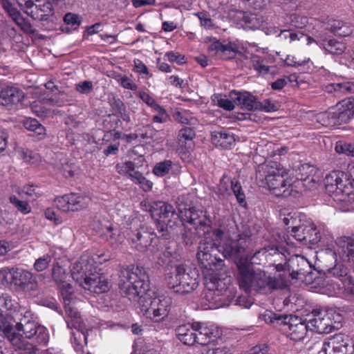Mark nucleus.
I'll return each instance as SVG.
<instances>
[{
	"instance_id": "774afa93",
	"label": "nucleus",
	"mask_w": 354,
	"mask_h": 354,
	"mask_svg": "<svg viewBox=\"0 0 354 354\" xmlns=\"http://www.w3.org/2000/svg\"><path fill=\"white\" fill-rule=\"evenodd\" d=\"M270 348L265 344L257 345L250 350L248 354H272L269 352Z\"/></svg>"
},
{
	"instance_id": "37998d69",
	"label": "nucleus",
	"mask_w": 354,
	"mask_h": 354,
	"mask_svg": "<svg viewBox=\"0 0 354 354\" xmlns=\"http://www.w3.org/2000/svg\"><path fill=\"white\" fill-rule=\"evenodd\" d=\"M173 162L170 160H165L162 162H157L152 170L154 175L158 177H163L169 174Z\"/></svg>"
},
{
	"instance_id": "9d476101",
	"label": "nucleus",
	"mask_w": 354,
	"mask_h": 354,
	"mask_svg": "<svg viewBox=\"0 0 354 354\" xmlns=\"http://www.w3.org/2000/svg\"><path fill=\"white\" fill-rule=\"evenodd\" d=\"M206 283L208 290L205 294L207 299L216 307L227 305V299L230 297V290L225 283L218 277L217 274H207Z\"/></svg>"
},
{
	"instance_id": "864d4df0",
	"label": "nucleus",
	"mask_w": 354,
	"mask_h": 354,
	"mask_svg": "<svg viewBox=\"0 0 354 354\" xmlns=\"http://www.w3.org/2000/svg\"><path fill=\"white\" fill-rule=\"evenodd\" d=\"M153 109L158 112V115L153 116L152 120L153 122L165 123L170 120L167 111L160 104H158Z\"/></svg>"
},
{
	"instance_id": "f03ea898",
	"label": "nucleus",
	"mask_w": 354,
	"mask_h": 354,
	"mask_svg": "<svg viewBox=\"0 0 354 354\" xmlns=\"http://www.w3.org/2000/svg\"><path fill=\"white\" fill-rule=\"evenodd\" d=\"M118 287L122 297L138 302L144 315L153 319L160 298H151L148 293L149 279L143 267L133 264L121 267L118 272Z\"/></svg>"
},
{
	"instance_id": "2f4dec72",
	"label": "nucleus",
	"mask_w": 354,
	"mask_h": 354,
	"mask_svg": "<svg viewBox=\"0 0 354 354\" xmlns=\"http://www.w3.org/2000/svg\"><path fill=\"white\" fill-rule=\"evenodd\" d=\"M15 320L9 313H6L2 295H0V325L3 327V333L6 337L14 333Z\"/></svg>"
},
{
	"instance_id": "9b49d317",
	"label": "nucleus",
	"mask_w": 354,
	"mask_h": 354,
	"mask_svg": "<svg viewBox=\"0 0 354 354\" xmlns=\"http://www.w3.org/2000/svg\"><path fill=\"white\" fill-rule=\"evenodd\" d=\"M127 235L132 247L140 252L147 251L153 241L160 237L153 229L145 224H140L138 227L131 229Z\"/></svg>"
},
{
	"instance_id": "58836bf2",
	"label": "nucleus",
	"mask_w": 354,
	"mask_h": 354,
	"mask_svg": "<svg viewBox=\"0 0 354 354\" xmlns=\"http://www.w3.org/2000/svg\"><path fill=\"white\" fill-rule=\"evenodd\" d=\"M252 65L255 71L259 74L265 75L268 73H274V67L266 66L265 60L257 55H252L250 57Z\"/></svg>"
},
{
	"instance_id": "4be33fe9",
	"label": "nucleus",
	"mask_w": 354,
	"mask_h": 354,
	"mask_svg": "<svg viewBox=\"0 0 354 354\" xmlns=\"http://www.w3.org/2000/svg\"><path fill=\"white\" fill-rule=\"evenodd\" d=\"M92 268L93 266L88 259L81 258L80 261L73 265L71 277L83 286L88 277L89 272H93Z\"/></svg>"
},
{
	"instance_id": "cd10ccee",
	"label": "nucleus",
	"mask_w": 354,
	"mask_h": 354,
	"mask_svg": "<svg viewBox=\"0 0 354 354\" xmlns=\"http://www.w3.org/2000/svg\"><path fill=\"white\" fill-rule=\"evenodd\" d=\"M315 171L313 166L308 164L302 165L296 171V180L303 182L305 187H314L317 183V180L313 174Z\"/></svg>"
},
{
	"instance_id": "4c0bfd02",
	"label": "nucleus",
	"mask_w": 354,
	"mask_h": 354,
	"mask_svg": "<svg viewBox=\"0 0 354 354\" xmlns=\"http://www.w3.org/2000/svg\"><path fill=\"white\" fill-rule=\"evenodd\" d=\"M275 251L273 255L275 257L274 262L284 261V263H277L275 264V268L277 271L281 272L288 270L289 272V259L287 260V257L284 254L286 250L283 247L277 246L275 247Z\"/></svg>"
},
{
	"instance_id": "f3484780",
	"label": "nucleus",
	"mask_w": 354,
	"mask_h": 354,
	"mask_svg": "<svg viewBox=\"0 0 354 354\" xmlns=\"http://www.w3.org/2000/svg\"><path fill=\"white\" fill-rule=\"evenodd\" d=\"M82 287L91 292L101 294L110 290L111 283L108 277L103 274L89 272L88 277Z\"/></svg>"
},
{
	"instance_id": "79ce46f5",
	"label": "nucleus",
	"mask_w": 354,
	"mask_h": 354,
	"mask_svg": "<svg viewBox=\"0 0 354 354\" xmlns=\"http://www.w3.org/2000/svg\"><path fill=\"white\" fill-rule=\"evenodd\" d=\"M170 306V299L163 298L160 299L158 303V307L156 310V315L153 316V319L154 322L162 321L165 317L167 316Z\"/></svg>"
},
{
	"instance_id": "09e8293b",
	"label": "nucleus",
	"mask_w": 354,
	"mask_h": 354,
	"mask_svg": "<svg viewBox=\"0 0 354 354\" xmlns=\"http://www.w3.org/2000/svg\"><path fill=\"white\" fill-rule=\"evenodd\" d=\"M9 199L10 202L21 213L27 214L31 212V207L27 202L18 199L15 196H11Z\"/></svg>"
},
{
	"instance_id": "bf43d9fd",
	"label": "nucleus",
	"mask_w": 354,
	"mask_h": 354,
	"mask_svg": "<svg viewBox=\"0 0 354 354\" xmlns=\"http://www.w3.org/2000/svg\"><path fill=\"white\" fill-rule=\"evenodd\" d=\"M68 195L65 194L62 196L56 197L55 199V204L56 207L62 212L70 211V206L68 205Z\"/></svg>"
},
{
	"instance_id": "b1692460",
	"label": "nucleus",
	"mask_w": 354,
	"mask_h": 354,
	"mask_svg": "<svg viewBox=\"0 0 354 354\" xmlns=\"http://www.w3.org/2000/svg\"><path fill=\"white\" fill-rule=\"evenodd\" d=\"M194 327L196 329V344L206 346L219 337V332L217 330L204 326L200 322H194Z\"/></svg>"
},
{
	"instance_id": "ddd939ff",
	"label": "nucleus",
	"mask_w": 354,
	"mask_h": 354,
	"mask_svg": "<svg viewBox=\"0 0 354 354\" xmlns=\"http://www.w3.org/2000/svg\"><path fill=\"white\" fill-rule=\"evenodd\" d=\"M283 319L282 326L286 327L284 330L288 333L290 338L295 342L304 339L309 330L307 319L302 321L301 318L293 315H287Z\"/></svg>"
},
{
	"instance_id": "6ab92c4d",
	"label": "nucleus",
	"mask_w": 354,
	"mask_h": 354,
	"mask_svg": "<svg viewBox=\"0 0 354 354\" xmlns=\"http://www.w3.org/2000/svg\"><path fill=\"white\" fill-rule=\"evenodd\" d=\"M39 323L29 319L27 317H24L20 319L19 322H17L14 324V333L10 334L8 338L10 339V341L12 344L17 345V342L19 340L16 331L22 332V335L25 338L30 337L32 335V333Z\"/></svg>"
},
{
	"instance_id": "7c9ffc66",
	"label": "nucleus",
	"mask_w": 354,
	"mask_h": 354,
	"mask_svg": "<svg viewBox=\"0 0 354 354\" xmlns=\"http://www.w3.org/2000/svg\"><path fill=\"white\" fill-rule=\"evenodd\" d=\"M325 91L329 93H334L336 97H341L343 95L354 93V82L329 84L325 86Z\"/></svg>"
},
{
	"instance_id": "a18cd8bd",
	"label": "nucleus",
	"mask_w": 354,
	"mask_h": 354,
	"mask_svg": "<svg viewBox=\"0 0 354 354\" xmlns=\"http://www.w3.org/2000/svg\"><path fill=\"white\" fill-rule=\"evenodd\" d=\"M122 124L121 120L118 118H113L111 115H109L107 118L103 122L104 127L106 129L104 136L108 137L111 135L113 131L115 130Z\"/></svg>"
},
{
	"instance_id": "20e7f679",
	"label": "nucleus",
	"mask_w": 354,
	"mask_h": 354,
	"mask_svg": "<svg viewBox=\"0 0 354 354\" xmlns=\"http://www.w3.org/2000/svg\"><path fill=\"white\" fill-rule=\"evenodd\" d=\"M221 234V232L207 230L204 231L203 237L200 241L196 257L203 269L205 278H206V274H217L215 272L223 266V260L218 256L220 252L218 239L220 238Z\"/></svg>"
},
{
	"instance_id": "5fc2aeb1",
	"label": "nucleus",
	"mask_w": 354,
	"mask_h": 354,
	"mask_svg": "<svg viewBox=\"0 0 354 354\" xmlns=\"http://www.w3.org/2000/svg\"><path fill=\"white\" fill-rule=\"evenodd\" d=\"M257 110L266 112H273L278 110V104L272 102L270 99L264 100L263 102H258Z\"/></svg>"
},
{
	"instance_id": "423d86ee",
	"label": "nucleus",
	"mask_w": 354,
	"mask_h": 354,
	"mask_svg": "<svg viewBox=\"0 0 354 354\" xmlns=\"http://www.w3.org/2000/svg\"><path fill=\"white\" fill-rule=\"evenodd\" d=\"M172 272H167L165 281L169 288L180 295L189 294L198 286V273L185 263L175 264Z\"/></svg>"
},
{
	"instance_id": "052dcab7",
	"label": "nucleus",
	"mask_w": 354,
	"mask_h": 354,
	"mask_svg": "<svg viewBox=\"0 0 354 354\" xmlns=\"http://www.w3.org/2000/svg\"><path fill=\"white\" fill-rule=\"evenodd\" d=\"M196 15L200 20L201 26L205 28H212L214 27L213 20L208 17V15L203 12H198Z\"/></svg>"
},
{
	"instance_id": "de8ad7c7",
	"label": "nucleus",
	"mask_w": 354,
	"mask_h": 354,
	"mask_svg": "<svg viewBox=\"0 0 354 354\" xmlns=\"http://www.w3.org/2000/svg\"><path fill=\"white\" fill-rule=\"evenodd\" d=\"M335 151L338 153H344L348 156H354V144L339 140L336 142Z\"/></svg>"
},
{
	"instance_id": "a878e982",
	"label": "nucleus",
	"mask_w": 354,
	"mask_h": 354,
	"mask_svg": "<svg viewBox=\"0 0 354 354\" xmlns=\"http://www.w3.org/2000/svg\"><path fill=\"white\" fill-rule=\"evenodd\" d=\"M175 334L177 339L185 345L193 346L196 344V329L194 327V323L178 326L175 328Z\"/></svg>"
},
{
	"instance_id": "69168bd1",
	"label": "nucleus",
	"mask_w": 354,
	"mask_h": 354,
	"mask_svg": "<svg viewBox=\"0 0 354 354\" xmlns=\"http://www.w3.org/2000/svg\"><path fill=\"white\" fill-rule=\"evenodd\" d=\"M139 97L142 100L143 102L147 104L149 107L153 109L158 104L156 101L147 93L145 91L139 92Z\"/></svg>"
},
{
	"instance_id": "f257e3e1",
	"label": "nucleus",
	"mask_w": 354,
	"mask_h": 354,
	"mask_svg": "<svg viewBox=\"0 0 354 354\" xmlns=\"http://www.w3.org/2000/svg\"><path fill=\"white\" fill-rule=\"evenodd\" d=\"M213 231L221 232L218 239V247L221 240L226 239L222 246V256L234 260L237 268L236 277L241 290L246 293L252 291L267 293L277 288L278 282L275 279L267 277L263 272L255 271L253 264L249 261L246 242L252 236V232L249 226L243 225L241 234L233 219L225 218L219 227Z\"/></svg>"
},
{
	"instance_id": "dca6fc26",
	"label": "nucleus",
	"mask_w": 354,
	"mask_h": 354,
	"mask_svg": "<svg viewBox=\"0 0 354 354\" xmlns=\"http://www.w3.org/2000/svg\"><path fill=\"white\" fill-rule=\"evenodd\" d=\"M323 349L326 354H352L353 352L348 337L342 333L336 334L324 342Z\"/></svg>"
},
{
	"instance_id": "603ef678",
	"label": "nucleus",
	"mask_w": 354,
	"mask_h": 354,
	"mask_svg": "<svg viewBox=\"0 0 354 354\" xmlns=\"http://www.w3.org/2000/svg\"><path fill=\"white\" fill-rule=\"evenodd\" d=\"M24 124L26 129L34 131L38 135H41L44 132V127L36 119L29 118Z\"/></svg>"
},
{
	"instance_id": "393cba45",
	"label": "nucleus",
	"mask_w": 354,
	"mask_h": 354,
	"mask_svg": "<svg viewBox=\"0 0 354 354\" xmlns=\"http://www.w3.org/2000/svg\"><path fill=\"white\" fill-rule=\"evenodd\" d=\"M52 277L55 283L62 289L63 294L71 295L73 292L72 286L68 282L70 276L66 269L58 263L53 266Z\"/></svg>"
},
{
	"instance_id": "c9c22d12",
	"label": "nucleus",
	"mask_w": 354,
	"mask_h": 354,
	"mask_svg": "<svg viewBox=\"0 0 354 354\" xmlns=\"http://www.w3.org/2000/svg\"><path fill=\"white\" fill-rule=\"evenodd\" d=\"M65 26H62L60 29L62 32H70L71 30H77L81 24L82 19L77 15L72 12H67L64 17Z\"/></svg>"
},
{
	"instance_id": "4d7b16f0",
	"label": "nucleus",
	"mask_w": 354,
	"mask_h": 354,
	"mask_svg": "<svg viewBox=\"0 0 354 354\" xmlns=\"http://www.w3.org/2000/svg\"><path fill=\"white\" fill-rule=\"evenodd\" d=\"M19 193L27 195L30 197L32 201L36 200L41 196V193L36 190V187L33 185H27L24 186Z\"/></svg>"
},
{
	"instance_id": "1a4fd4ad",
	"label": "nucleus",
	"mask_w": 354,
	"mask_h": 354,
	"mask_svg": "<svg viewBox=\"0 0 354 354\" xmlns=\"http://www.w3.org/2000/svg\"><path fill=\"white\" fill-rule=\"evenodd\" d=\"M335 313L333 311H325L315 309L312 311L310 318L307 319L309 330H315L318 333H329L339 328L341 316L336 315L337 321H333Z\"/></svg>"
},
{
	"instance_id": "4468645a",
	"label": "nucleus",
	"mask_w": 354,
	"mask_h": 354,
	"mask_svg": "<svg viewBox=\"0 0 354 354\" xmlns=\"http://www.w3.org/2000/svg\"><path fill=\"white\" fill-rule=\"evenodd\" d=\"M179 219L184 223H188L194 226L196 230L210 228L212 221L206 212L196 209L194 207L185 209L179 213Z\"/></svg>"
},
{
	"instance_id": "ea45409f",
	"label": "nucleus",
	"mask_w": 354,
	"mask_h": 354,
	"mask_svg": "<svg viewBox=\"0 0 354 354\" xmlns=\"http://www.w3.org/2000/svg\"><path fill=\"white\" fill-rule=\"evenodd\" d=\"M328 274L339 278L344 283L351 281V276L348 274V269L342 263H336L328 270Z\"/></svg>"
},
{
	"instance_id": "aec40b11",
	"label": "nucleus",
	"mask_w": 354,
	"mask_h": 354,
	"mask_svg": "<svg viewBox=\"0 0 354 354\" xmlns=\"http://www.w3.org/2000/svg\"><path fill=\"white\" fill-rule=\"evenodd\" d=\"M342 110L339 109L337 111H330L324 116L327 119L325 125L336 126L344 123H347L351 118H354V109L350 107H343Z\"/></svg>"
},
{
	"instance_id": "e433bc0d",
	"label": "nucleus",
	"mask_w": 354,
	"mask_h": 354,
	"mask_svg": "<svg viewBox=\"0 0 354 354\" xmlns=\"http://www.w3.org/2000/svg\"><path fill=\"white\" fill-rule=\"evenodd\" d=\"M68 195L70 211H79L87 206V198L79 194L71 193Z\"/></svg>"
},
{
	"instance_id": "473e14b6",
	"label": "nucleus",
	"mask_w": 354,
	"mask_h": 354,
	"mask_svg": "<svg viewBox=\"0 0 354 354\" xmlns=\"http://www.w3.org/2000/svg\"><path fill=\"white\" fill-rule=\"evenodd\" d=\"M331 33L339 37H348L352 32V27L346 22L340 20H332L326 28Z\"/></svg>"
},
{
	"instance_id": "72a5a7b5",
	"label": "nucleus",
	"mask_w": 354,
	"mask_h": 354,
	"mask_svg": "<svg viewBox=\"0 0 354 354\" xmlns=\"http://www.w3.org/2000/svg\"><path fill=\"white\" fill-rule=\"evenodd\" d=\"M32 335L27 339H32L34 344L38 346H46L49 342L50 335L48 329L38 324L32 333Z\"/></svg>"
},
{
	"instance_id": "680f3d73",
	"label": "nucleus",
	"mask_w": 354,
	"mask_h": 354,
	"mask_svg": "<svg viewBox=\"0 0 354 354\" xmlns=\"http://www.w3.org/2000/svg\"><path fill=\"white\" fill-rule=\"evenodd\" d=\"M75 89L82 94H88L93 91V85L91 81H84L77 84Z\"/></svg>"
},
{
	"instance_id": "c756f323",
	"label": "nucleus",
	"mask_w": 354,
	"mask_h": 354,
	"mask_svg": "<svg viewBox=\"0 0 354 354\" xmlns=\"http://www.w3.org/2000/svg\"><path fill=\"white\" fill-rule=\"evenodd\" d=\"M176 244L174 242L169 243L166 245L165 250L158 255V263L160 266L169 265L178 261L180 257L176 249Z\"/></svg>"
},
{
	"instance_id": "f704fd0d",
	"label": "nucleus",
	"mask_w": 354,
	"mask_h": 354,
	"mask_svg": "<svg viewBox=\"0 0 354 354\" xmlns=\"http://www.w3.org/2000/svg\"><path fill=\"white\" fill-rule=\"evenodd\" d=\"M65 320L68 328H77L80 326L82 319L77 310L70 304L65 305Z\"/></svg>"
},
{
	"instance_id": "39448f33",
	"label": "nucleus",
	"mask_w": 354,
	"mask_h": 354,
	"mask_svg": "<svg viewBox=\"0 0 354 354\" xmlns=\"http://www.w3.org/2000/svg\"><path fill=\"white\" fill-rule=\"evenodd\" d=\"M326 192L342 208L348 209L354 202V186L353 182L342 171H333L326 175Z\"/></svg>"
},
{
	"instance_id": "7ed1b4c3",
	"label": "nucleus",
	"mask_w": 354,
	"mask_h": 354,
	"mask_svg": "<svg viewBox=\"0 0 354 354\" xmlns=\"http://www.w3.org/2000/svg\"><path fill=\"white\" fill-rule=\"evenodd\" d=\"M285 170L275 161H266L257 166L256 180L259 187H267L277 197H288L292 191L291 180L284 178Z\"/></svg>"
},
{
	"instance_id": "49530a36",
	"label": "nucleus",
	"mask_w": 354,
	"mask_h": 354,
	"mask_svg": "<svg viewBox=\"0 0 354 354\" xmlns=\"http://www.w3.org/2000/svg\"><path fill=\"white\" fill-rule=\"evenodd\" d=\"M287 315L277 314L272 311H266L261 315L262 319L268 324H277L282 326L283 319Z\"/></svg>"
},
{
	"instance_id": "5701e85b",
	"label": "nucleus",
	"mask_w": 354,
	"mask_h": 354,
	"mask_svg": "<svg viewBox=\"0 0 354 354\" xmlns=\"http://www.w3.org/2000/svg\"><path fill=\"white\" fill-rule=\"evenodd\" d=\"M24 98V92L14 86L3 88L0 92V105L10 106L20 103Z\"/></svg>"
},
{
	"instance_id": "13d9d810",
	"label": "nucleus",
	"mask_w": 354,
	"mask_h": 354,
	"mask_svg": "<svg viewBox=\"0 0 354 354\" xmlns=\"http://www.w3.org/2000/svg\"><path fill=\"white\" fill-rule=\"evenodd\" d=\"M195 137V131L190 127H185L181 129L178 134V139L180 142L184 140H192Z\"/></svg>"
},
{
	"instance_id": "338daca9",
	"label": "nucleus",
	"mask_w": 354,
	"mask_h": 354,
	"mask_svg": "<svg viewBox=\"0 0 354 354\" xmlns=\"http://www.w3.org/2000/svg\"><path fill=\"white\" fill-rule=\"evenodd\" d=\"M290 19L291 24L299 29H301L307 23V19L306 17H301L297 15H292Z\"/></svg>"
},
{
	"instance_id": "0eeeda50",
	"label": "nucleus",
	"mask_w": 354,
	"mask_h": 354,
	"mask_svg": "<svg viewBox=\"0 0 354 354\" xmlns=\"http://www.w3.org/2000/svg\"><path fill=\"white\" fill-rule=\"evenodd\" d=\"M0 276L16 290L24 292H35L39 286L36 277L30 272L18 268H5L0 272Z\"/></svg>"
},
{
	"instance_id": "f8f14e48",
	"label": "nucleus",
	"mask_w": 354,
	"mask_h": 354,
	"mask_svg": "<svg viewBox=\"0 0 354 354\" xmlns=\"http://www.w3.org/2000/svg\"><path fill=\"white\" fill-rule=\"evenodd\" d=\"M292 235L298 241L307 245H315L321 240V233L314 223H303L298 226H293Z\"/></svg>"
},
{
	"instance_id": "8fccbe9b",
	"label": "nucleus",
	"mask_w": 354,
	"mask_h": 354,
	"mask_svg": "<svg viewBox=\"0 0 354 354\" xmlns=\"http://www.w3.org/2000/svg\"><path fill=\"white\" fill-rule=\"evenodd\" d=\"M2 297L6 313H9V315H10L12 312H16L18 310L19 305L15 300L12 299L10 295L8 294H2Z\"/></svg>"
},
{
	"instance_id": "3c124183",
	"label": "nucleus",
	"mask_w": 354,
	"mask_h": 354,
	"mask_svg": "<svg viewBox=\"0 0 354 354\" xmlns=\"http://www.w3.org/2000/svg\"><path fill=\"white\" fill-rule=\"evenodd\" d=\"M231 189L235 195L236 200L238 203L240 205H242L243 203L245 204V194L242 189V187L240 184V183L237 180H232L231 181Z\"/></svg>"
},
{
	"instance_id": "2eb2a0df",
	"label": "nucleus",
	"mask_w": 354,
	"mask_h": 354,
	"mask_svg": "<svg viewBox=\"0 0 354 354\" xmlns=\"http://www.w3.org/2000/svg\"><path fill=\"white\" fill-rule=\"evenodd\" d=\"M289 272L292 279L306 281V277L313 274V268L306 258L296 255L289 258Z\"/></svg>"
},
{
	"instance_id": "6e6552de",
	"label": "nucleus",
	"mask_w": 354,
	"mask_h": 354,
	"mask_svg": "<svg viewBox=\"0 0 354 354\" xmlns=\"http://www.w3.org/2000/svg\"><path fill=\"white\" fill-rule=\"evenodd\" d=\"M158 216L155 220L156 227L160 236L167 239L174 233V227L179 221V214H178L173 205L159 202L156 204V208L152 212V216Z\"/></svg>"
},
{
	"instance_id": "0e129e2a",
	"label": "nucleus",
	"mask_w": 354,
	"mask_h": 354,
	"mask_svg": "<svg viewBox=\"0 0 354 354\" xmlns=\"http://www.w3.org/2000/svg\"><path fill=\"white\" fill-rule=\"evenodd\" d=\"M196 232L189 229H185V231L182 232L183 243L187 245H192L196 241Z\"/></svg>"
},
{
	"instance_id": "bb28decb",
	"label": "nucleus",
	"mask_w": 354,
	"mask_h": 354,
	"mask_svg": "<svg viewBox=\"0 0 354 354\" xmlns=\"http://www.w3.org/2000/svg\"><path fill=\"white\" fill-rule=\"evenodd\" d=\"M35 10L28 12L26 14L34 19H39L40 21H48L49 17L53 16L54 13L53 4L49 0H42L41 3L36 4Z\"/></svg>"
},
{
	"instance_id": "a19ab883",
	"label": "nucleus",
	"mask_w": 354,
	"mask_h": 354,
	"mask_svg": "<svg viewBox=\"0 0 354 354\" xmlns=\"http://www.w3.org/2000/svg\"><path fill=\"white\" fill-rule=\"evenodd\" d=\"M208 50L210 53H212V55H216L218 53H221L223 54H229V57H231V53H232V56L235 55V50L231 46L224 45L219 40H216L212 42L209 46Z\"/></svg>"
},
{
	"instance_id": "6e6d98bb",
	"label": "nucleus",
	"mask_w": 354,
	"mask_h": 354,
	"mask_svg": "<svg viewBox=\"0 0 354 354\" xmlns=\"http://www.w3.org/2000/svg\"><path fill=\"white\" fill-rule=\"evenodd\" d=\"M50 261L51 257L49 254H45L35 261L34 268L37 272H41L48 267Z\"/></svg>"
},
{
	"instance_id": "c85d7f7f",
	"label": "nucleus",
	"mask_w": 354,
	"mask_h": 354,
	"mask_svg": "<svg viewBox=\"0 0 354 354\" xmlns=\"http://www.w3.org/2000/svg\"><path fill=\"white\" fill-rule=\"evenodd\" d=\"M212 142L216 147L223 149H231L234 145V135L226 130L214 131L212 133Z\"/></svg>"
},
{
	"instance_id": "412c9836",
	"label": "nucleus",
	"mask_w": 354,
	"mask_h": 354,
	"mask_svg": "<svg viewBox=\"0 0 354 354\" xmlns=\"http://www.w3.org/2000/svg\"><path fill=\"white\" fill-rule=\"evenodd\" d=\"M229 97L237 105L248 111L257 110L258 102L257 97L249 92H239L235 90L231 91Z\"/></svg>"
},
{
	"instance_id": "a211bd4d",
	"label": "nucleus",
	"mask_w": 354,
	"mask_h": 354,
	"mask_svg": "<svg viewBox=\"0 0 354 354\" xmlns=\"http://www.w3.org/2000/svg\"><path fill=\"white\" fill-rule=\"evenodd\" d=\"M317 44L322 46L325 50L333 55H341L346 50V44L326 33H319L317 35Z\"/></svg>"
},
{
	"instance_id": "e2e57ef3",
	"label": "nucleus",
	"mask_w": 354,
	"mask_h": 354,
	"mask_svg": "<svg viewBox=\"0 0 354 354\" xmlns=\"http://www.w3.org/2000/svg\"><path fill=\"white\" fill-rule=\"evenodd\" d=\"M25 33L28 34H35L36 32V30L32 27L30 22L25 19L24 17L21 19V21H19L17 24H16Z\"/></svg>"
},
{
	"instance_id": "c03bdc74",
	"label": "nucleus",
	"mask_w": 354,
	"mask_h": 354,
	"mask_svg": "<svg viewBox=\"0 0 354 354\" xmlns=\"http://www.w3.org/2000/svg\"><path fill=\"white\" fill-rule=\"evenodd\" d=\"M132 181L139 185L140 188L144 192H149L152 189L153 183L147 179L142 173H135Z\"/></svg>"
}]
</instances>
